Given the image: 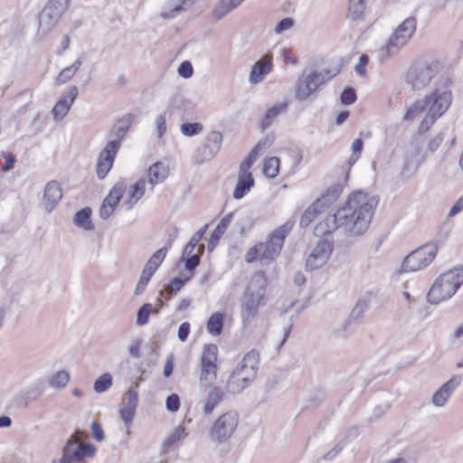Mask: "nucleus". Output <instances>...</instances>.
Masks as SVG:
<instances>
[{"mask_svg": "<svg viewBox=\"0 0 463 463\" xmlns=\"http://www.w3.org/2000/svg\"><path fill=\"white\" fill-rule=\"evenodd\" d=\"M379 200L376 196L368 197L367 194L358 191L354 193L346 203L335 213V220L351 236L364 234L372 221Z\"/></svg>", "mask_w": 463, "mask_h": 463, "instance_id": "nucleus-1", "label": "nucleus"}, {"mask_svg": "<svg viewBox=\"0 0 463 463\" xmlns=\"http://www.w3.org/2000/svg\"><path fill=\"white\" fill-rule=\"evenodd\" d=\"M268 301L267 285L263 277L252 279L240 299V316L244 326L250 325L259 315L260 307Z\"/></svg>", "mask_w": 463, "mask_h": 463, "instance_id": "nucleus-2", "label": "nucleus"}, {"mask_svg": "<svg viewBox=\"0 0 463 463\" xmlns=\"http://www.w3.org/2000/svg\"><path fill=\"white\" fill-rule=\"evenodd\" d=\"M449 232L437 237L409 253L402 261V272H414L428 267L437 256L439 248L449 237Z\"/></svg>", "mask_w": 463, "mask_h": 463, "instance_id": "nucleus-3", "label": "nucleus"}, {"mask_svg": "<svg viewBox=\"0 0 463 463\" xmlns=\"http://www.w3.org/2000/svg\"><path fill=\"white\" fill-rule=\"evenodd\" d=\"M463 284V266L459 265L439 275L428 292L427 298L431 304L451 298Z\"/></svg>", "mask_w": 463, "mask_h": 463, "instance_id": "nucleus-4", "label": "nucleus"}, {"mask_svg": "<svg viewBox=\"0 0 463 463\" xmlns=\"http://www.w3.org/2000/svg\"><path fill=\"white\" fill-rule=\"evenodd\" d=\"M451 85L452 80L448 76L444 77L439 80L430 95L427 96L430 100L428 112L432 118H440L450 107L452 102Z\"/></svg>", "mask_w": 463, "mask_h": 463, "instance_id": "nucleus-5", "label": "nucleus"}, {"mask_svg": "<svg viewBox=\"0 0 463 463\" xmlns=\"http://www.w3.org/2000/svg\"><path fill=\"white\" fill-rule=\"evenodd\" d=\"M294 224L295 221H287L283 225L273 231L267 241L255 245V250L259 249L260 252V260H274L280 253L284 241L291 232Z\"/></svg>", "mask_w": 463, "mask_h": 463, "instance_id": "nucleus-6", "label": "nucleus"}, {"mask_svg": "<svg viewBox=\"0 0 463 463\" xmlns=\"http://www.w3.org/2000/svg\"><path fill=\"white\" fill-rule=\"evenodd\" d=\"M439 70L438 62L415 63L407 71L405 80L414 91L424 90L436 77Z\"/></svg>", "mask_w": 463, "mask_h": 463, "instance_id": "nucleus-7", "label": "nucleus"}, {"mask_svg": "<svg viewBox=\"0 0 463 463\" xmlns=\"http://www.w3.org/2000/svg\"><path fill=\"white\" fill-rule=\"evenodd\" d=\"M217 354L218 347L215 344L204 345L200 359V388L206 391L210 385H214L217 378Z\"/></svg>", "mask_w": 463, "mask_h": 463, "instance_id": "nucleus-8", "label": "nucleus"}, {"mask_svg": "<svg viewBox=\"0 0 463 463\" xmlns=\"http://www.w3.org/2000/svg\"><path fill=\"white\" fill-rule=\"evenodd\" d=\"M239 424V413L228 411L219 416L212 426L209 437L218 444L226 442L234 433Z\"/></svg>", "mask_w": 463, "mask_h": 463, "instance_id": "nucleus-9", "label": "nucleus"}, {"mask_svg": "<svg viewBox=\"0 0 463 463\" xmlns=\"http://www.w3.org/2000/svg\"><path fill=\"white\" fill-rule=\"evenodd\" d=\"M335 75V73L332 74L329 69H324L320 72L313 71L303 79H298L296 84V99L300 101L307 99L317 91L319 86L332 79Z\"/></svg>", "mask_w": 463, "mask_h": 463, "instance_id": "nucleus-10", "label": "nucleus"}, {"mask_svg": "<svg viewBox=\"0 0 463 463\" xmlns=\"http://www.w3.org/2000/svg\"><path fill=\"white\" fill-rule=\"evenodd\" d=\"M417 21L413 16L406 18L391 35L387 44L388 55H393L399 52L412 37L416 31Z\"/></svg>", "mask_w": 463, "mask_h": 463, "instance_id": "nucleus-11", "label": "nucleus"}, {"mask_svg": "<svg viewBox=\"0 0 463 463\" xmlns=\"http://www.w3.org/2000/svg\"><path fill=\"white\" fill-rule=\"evenodd\" d=\"M139 383L135 382L130 389L124 393L122 397L123 405L119 409V416L124 421L127 429H129L133 423L136 410L138 404V388Z\"/></svg>", "mask_w": 463, "mask_h": 463, "instance_id": "nucleus-12", "label": "nucleus"}, {"mask_svg": "<svg viewBox=\"0 0 463 463\" xmlns=\"http://www.w3.org/2000/svg\"><path fill=\"white\" fill-rule=\"evenodd\" d=\"M127 183L124 180L118 181L103 200L99 209V216L102 220L109 219L118 205L127 190Z\"/></svg>", "mask_w": 463, "mask_h": 463, "instance_id": "nucleus-13", "label": "nucleus"}, {"mask_svg": "<svg viewBox=\"0 0 463 463\" xmlns=\"http://www.w3.org/2000/svg\"><path fill=\"white\" fill-rule=\"evenodd\" d=\"M86 433L82 430H76L75 433L71 435L66 441L62 449V456L59 463H78L82 461L81 454L78 453V437L83 438Z\"/></svg>", "mask_w": 463, "mask_h": 463, "instance_id": "nucleus-14", "label": "nucleus"}, {"mask_svg": "<svg viewBox=\"0 0 463 463\" xmlns=\"http://www.w3.org/2000/svg\"><path fill=\"white\" fill-rule=\"evenodd\" d=\"M63 193L61 184L56 180L48 182L43 193V206L46 213H50L62 199Z\"/></svg>", "mask_w": 463, "mask_h": 463, "instance_id": "nucleus-15", "label": "nucleus"}, {"mask_svg": "<svg viewBox=\"0 0 463 463\" xmlns=\"http://www.w3.org/2000/svg\"><path fill=\"white\" fill-rule=\"evenodd\" d=\"M79 94L78 88L76 86H72L70 89V91L67 95L62 96L54 105L52 109L53 118L56 121L61 120L69 112L71 105L76 99Z\"/></svg>", "mask_w": 463, "mask_h": 463, "instance_id": "nucleus-16", "label": "nucleus"}, {"mask_svg": "<svg viewBox=\"0 0 463 463\" xmlns=\"http://www.w3.org/2000/svg\"><path fill=\"white\" fill-rule=\"evenodd\" d=\"M272 55L270 53H267L263 60H259L252 66L249 78L250 82L251 84L260 82L264 76L272 71Z\"/></svg>", "mask_w": 463, "mask_h": 463, "instance_id": "nucleus-17", "label": "nucleus"}, {"mask_svg": "<svg viewBox=\"0 0 463 463\" xmlns=\"http://www.w3.org/2000/svg\"><path fill=\"white\" fill-rule=\"evenodd\" d=\"M205 392H207V394L202 411L204 415H209L222 402L224 391L216 385H210Z\"/></svg>", "mask_w": 463, "mask_h": 463, "instance_id": "nucleus-18", "label": "nucleus"}, {"mask_svg": "<svg viewBox=\"0 0 463 463\" xmlns=\"http://www.w3.org/2000/svg\"><path fill=\"white\" fill-rule=\"evenodd\" d=\"M44 388L41 386H33L18 393L14 400V405L20 409H26L33 402H36L43 393Z\"/></svg>", "mask_w": 463, "mask_h": 463, "instance_id": "nucleus-19", "label": "nucleus"}, {"mask_svg": "<svg viewBox=\"0 0 463 463\" xmlns=\"http://www.w3.org/2000/svg\"><path fill=\"white\" fill-rule=\"evenodd\" d=\"M255 181L251 173L239 172L238 181L233 191V198L240 200L243 198L254 186Z\"/></svg>", "mask_w": 463, "mask_h": 463, "instance_id": "nucleus-20", "label": "nucleus"}, {"mask_svg": "<svg viewBox=\"0 0 463 463\" xmlns=\"http://www.w3.org/2000/svg\"><path fill=\"white\" fill-rule=\"evenodd\" d=\"M249 386V378L242 377L233 369L226 382L225 390L229 393L238 394Z\"/></svg>", "mask_w": 463, "mask_h": 463, "instance_id": "nucleus-21", "label": "nucleus"}, {"mask_svg": "<svg viewBox=\"0 0 463 463\" xmlns=\"http://www.w3.org/2000/svg\"><path fill=\"white\" fill-rule=\"evenodd\" d=\"M232 216L233 213H230L225 215L223 218H222L218 225L213 231L207 245V250L209 252L213 251L216 248L221 237L224 234L229 223L231 222Z\"/></svg>", "mask_w": 463, "mask_h": 463, "instance_id": "nucleus-22", "label": "nucleus"}, {"mask_svg": "<svg viewBox=\"0 0 463 463\" xmlns=\"http://www.w3.org/2000/svg\"><path fill=\"white\" fill-rule=\"evenodd\" d=\"M134 119L135 116L133 114L127 113L121 118L118 119L109 135L115 136V140H119V144L121 145V141L123 140L126 133L128 131Z\"/></svg>", "mask_w": 463, "mask_h": 463, "instance_id": "nucleus-23", "label": "nucleus"}, {"mask_svg": "<svg viewBox=\"0 0 463 463\" xmlns=\"http://www.w3.org/2000/svg\"><path fill=\"white\" fill-rule=\"evenodd\" d=\"M244 0H220L212 10V15L221 20L232 11L236 9Z\"/></svg>", "mask_w": 463, "mask_h": 463, "instance_id": "nucleus-24", "label": "nucleus"}, {"mask_svg": "<svg viewBox=\"0 0 463 463\" xmlns=\"http://www.w3.org/2000/svg\"><path fill=\"white\" fill-rule=\"evenodd\" d=\"M195 248L184 247L180 261L184 262V269L192 275L195 274L196 268L200 265V255L194 253Z\"/></svg>", "mask_w": 463, "mask_h": 463, "instance_id": "nucleus-25", "label": "nucleus"}, {"mask_svg": "<svg viewBox=\"0 0 463 463\" xmlns=\"http://www.w3.org/2000/svg\"><path fill=\"white\" fill-rule=\"evenodd\" d=\"M60 19V17L50 12V10L47 11V8L44 7L39 14L38 33H47L57 24Z\"/></svg>", "mask_w": 463, "mask_h": 463, "instance_id": "nucleus-26", "label": "nucleus"}, {"mask_svg": "<svg viewBox=\"0 0 463 463\" xmlns=\"http://www.w3.org/2000/svg\"><path fill=\"white\" fill-rule=\"evenodd\" d=\"M169 174V168L162 162H156L148 168V182L156 184L163 182Z\"/></svg>", "mask_w": 463, "mask_h": 463, "instance_id": "nucleus-27", "label": "nucleus"}, {"mask_svg": "<svg viewBox=\"0 0 463 463\" xmlns=\"http://www.w3.org/2000/svg\"><path fill=\"white\" fill-rule=\"evenodd\" d=\"M343 187L340 184H335L329 186L326 191L316 200L319 203V205L326 210L342 194Z\"/></svg>", "mask_w": 463, "mask_h": 463, "instance_id": "nucleus-28", "label": "nucleus"}, {"mask_svg": "<svg viewBox=\"0 0 463 463\" xmlns=\"http://www.w3.org/2000/svg\"><path fill=\"white\" fill-rule=\"evenodd\" d=\"M172 242H169L168 246L162 247L157 250L147 260L144 267V270L147 271L150 274H155L157 269L160 267L161 263L165 260L168 248L171 247Z\"/></svg>", "mask_w": 463, "mask_h": 463, "instance_id": "nucleus-29", "label": "nucleus"}, {"mask_svg": "<svg viewBox=\"0 0 463 463\" xmlns=\"http://www.w3.org/2000/svg\"><path fill=\"white\" fill-rule=\"evenodd\" d=\"M91 213L92 212L90 207H85L76 212L73 218L74 224L85 231L93 230L94 226L91 222Z\"/></svg>", "mask_w": 463, "mask_h": 463, "instance_id": "nucleus-30", "label": "nucleus"}, {"mask_svg": "<svg viewBox=\"0 0 463 463\" xmlns=\"http://www.w3.org/2000/svg\"><path fill=\"white\" fill-rule=\"evenodd\" d=\"M367 308H368L367 301H365L364 299L358 300L356 302L355 306L353 307L348 319L345 322V324L343 326V331L346 332L348 330L350 325L353 322H356L357 320H359L363 317L364 313L367 310Z\"/></svg>", "mask_w": 463, "mask_h": 463, "instance_id": "nucleus-31", "label": "nucleus"}, {"mask_svg": "<svg viewBox=\"0 0 463 463\" xmlns=\"http://www.w3.org/2000/svg\"><path fill=\"white\" fill-rule=\"evenodd\" d=\"M325 210L323 207L319 205L318 202H314L311 205H309L304 213L301 215L299 225L301 228H307L313 220Z\"/></svg>", "mask_w": 463, "mask_h": 463, "instance_id": "nucleus-32", "label": "nucleus"}, {"mask_svg": "<svg viewBox=\"0 0 463 463\" xmlns=\"http://www.w3.org/2000/svg\"><path fill=\"white\" fill-rule=\"evenodd\" d=\"M206 329L213 335H220L223 329V314L221 312L212 314L207 321Z\"/></svg>", "mask_w": 463, "mask_h": 463, "instance_id": "nucleus-33", "label": "nucleus"}, {"mask_svg": "<svg viewBox=\"0 0 463 463\" xmlns=\"http://www.w3.org/2000/svg\"><path fill=\"white\" fill-rule=\"evenodd\" d=\"M430 105V100L427 99V96L424 99H417L413 104H411L406 110L403 115V120H411L417 115L421 114L425 111L426 108Z\"/></svg>", "mask_w": 463, "mask_h": 463, "instance_id": "nucleus-34", "label": "nucleus"}, {"mask_svg": "<svg viewBox=\"0 0 463 463\" xmlns=\"http://www.w3.org/2000/svg\"><path fill=\"white\" fill-rule=\"evenodd\" d=\"M287 108L288 103L282 102L275 104L273 107L268 109L265 117L261 122L262 128L264 129L269 128L271 125L272 121L276 118V117L280 112H285L287 110Z\"/></svg>", "mask_w": 463, "mask_h": 463, "instance_id": "nucleus-35", "label": "nucleus"}, {"mask_svg": "<svg viewBox=\"0 0 463 463\" xmlns=\"http://www.w3.org/2000/svg\"><path fill=\"white\" fill-rule=\"evenodd\" d=\"M364 10V0H349L347 17L354 21L362 19Z\"/></svg>", "mask_w": 463, "mask_h": 463, "instance_id": "nucleus-36", "label": "nucleus"}, {"mask_svg": "<svg viewBox=\"0 0 463 463\" xmlns=\"http://www.w3.org/2000/svg\"><path fill=\"white\" fill-rule=\"evenodd\" d=\"M240 364L257 373L260 365V353L255 349L250 350L245 354Z\"/></svg>", "mask_w": 463, "mask_h": 463, "instance_id": "nucleus-37", "label": "nucleus"}, {"mask_svg": "<svg viewBox=\"0 0 463 463\" xmlns=\"http://www.w3.org/2000/svg\"><path fill=\"white\" fill-rule=\"evenodd\" d=\"M119 140H111L108 142L105 147L101 150L99 158L104 159L105 161L114 162L115 156L120 148Z\"/></svg>", "mask_w": 463, "mask_h": 463, "instance_id": "nucleus-38", "label": "nucleus"}, {"mask_svg": "<svg viewBox=\"0 0 463 463\" xmlns=\"http://www.w3.org/2000/svg\"><path fill=\"white\" fill-rule=\"evenodd\" d=\"M279 158L272 156L267 159L263 165V173L269 178H275L279 173Z\"/></svg>", "mask_w": 463, "mask_h": 463, "instance_id": "nucleus-39", "label": "nucleus"}, {"mask_svg": "<svg viewBox=\"0 0 463 463\" xmlns=\"http://www.w3.org/2000/svg\"><path fill=\"white\" fill-rule=\"evenodd\" d=\"M332 250L333 243L326 240H321L317 242V244L316 245L312 251H314L318 257H320V260L327 261Z\"/></svg>", "mask_w": 463, "mask_h": 463, "instance_id": "nucleus-40", "label": "nucleus"}, {"mask_svg": "<svg viewBox=\"0 0 463 463\" xmlns=\"http://www.w3.org/2000/svg\"><path fill=\"white\" fill-rule=\"evenodd\" d=\"M193 277L194 275H192V273H188V275L185 276L184 271H181L180 276L172 279L167 285L168 289L171 291L170 295L178 292Z\"/></svg>", "mask_w": 463, "mask_h": 463, "instance_id": "nucleus-41", "label": "nucleus"}, {"mask_svg": "<svg viewBox=\"0 0 463 463\" xmlns=\"http://www.w3.org/2000/svg\"><path fill=\"white\" fill-rule=\"evenodd\" d=\"M217 155L216 152L212 150L205 144L199 146L194 155V160L196 164H202L205 161L213 159Z\"/></svg>", "mask_w": 463, "mask_h": 463, "instance_id": "nucleus-42", "label": "nucleus"}, {"mask_svg": "<svg viewBox=\"0 0 463 463\" xmlns=\"http://www.w3.org/2000/svg\"><path fill=\"white\" fill-rule=\"evenodd\" d=\"M69 4L70 0H49L44 7L61 18L68 9Z\"/></svg>", "mask_w": 463, "mask_h": 463, "instance_id": "nucleus-43", "label": "nucleus"}, {"mask_svg": "<svg viewBox=\"0 0 463 463\" xmlns=\"http://www.w3.org/2000/svg\"><path fill=\"white\" fill-rule=\"evenodd\" d=\"M70 380L68 372L61 370L57 372L52 378L48 379L49 385L51 387L62 389L64 388Z\"/></svg>", "mask_w": 463, "mask_h": 463, "instance_id": "nucleus-44", "label": "nucleus"}, {"mask_svg": "<svg viewBox=\"0 0 463 463\" xmlns=\"http://www.w3.org/2000/svg\"><path fill=\"white\" fill-rule=\"evenodd\" d=\"M204 144L218 154L222 144V134L215 130L211 131L206 136Z\"/></svg>", "mask_w": 463, "mask_h": 463, "instance_id": "nucleus-45", "label": "nucleus"}, {"mask_svg": "<svg viewBox=\"0 0 463 463\" xmlns=\"http://www.w3.org/2000/svg\"><path fill=\"white\" fill-rule=\"evenodd\" d=\"M153 312V306L151 303H145L142 305L137 313V325L139 326H145L149 321V316Z\"/></svg>", "mask_w": 463, "mask_h": 463, "instance_id": "nucleus-46", "label": "nucleus"}, {"mask_svg": "<svg viewBox=\"0 0 463 463\" xmlns=\"http://www.w3.org/2000/svg\"><path fill=\"white\" fill-rule=\"evenodd\" d=\"M112 385V376L109 373L101 374L94 383V391L97 393H102Z\"/></svg>", "mask_w": 463, "mask_h": 463, "instance_id": "nucleus-47", "label": "nucleus"}, {"mask_svg": "<svg viewBox=\"0 0 463 463\" xmlns=\"http://www.w3.org/2000/svg\"><path fill=\"white\" fill-rule=\"evenodd\" d=\"M335 217V213L333 215L327 216L323 222L319 224L317 229L322 230L323 234H330L335 232L336 229L342 228L340 222L338 221L332 222L331 220Z\"/></svg>", "mask_w": 463, "mask_h": 463, "instance_id": "nucleus-48", "label": "nucleus"}, {"mask_svg": "<svg viewBox=\"0 0 463 463\" xmlns=\"http://www.w3.org/2000/svg\"><path fill=\"white\" fill-rule=\"evenodd\" d=\"M196 0H182L181 4L175 5L169 13H162L161 16L165 19L174 18L177 13L188 9Z\"/></svg>", "mask_w": 463, "mask_h": 463, "instance_id": "nucleus-49", "label": "nucleus"}, {"mask_svg": "<svg viewBox=\"0 0 463 463\" xmlns=\"http://www.w3.org/2000/svg\"><path fill=\"white\" fill-rule=\"evenodd\" d=\"M202 129L203 126L198 122H185L181 125V132L186 137H194L199 134Z\"/></svg>", "mask_w": 463, "mask_h": 463, "instance_id": "nucleus-50", "label": "nucleus"}, {"mask_svg": "<svg viewBox=\"0 0 463 463\" xmlns=\"http://www.w3.org/2000/svg\"><path fill=\"white\" fill-rule=\"evenodd\" d=\"M357 99L355 90L353 87H345L341 95L340 101L343 105H351L355 102Z\"/></svg>", "mask_w": 463, "mask_h": 463, "instance_id": "nucleus-51", "label": "nucleus"}, {"mask_svg": "<svg viewBox=\"0 0 463 463\" xmlns=\"http://www.w3.org/2000/svg\"><path fill=\"white\" fill-rule=\"evenodd\" d=\"M145 180L141 178L137 180L133 185H131L129 188L130 197L140 200L145 194Z\"/></svg>", "mask_w": 463, "mask_h": 463, "instance_id": "nucleus-52", "label": "nucleus"}, {"mask_svg": "<svg viewBox=\"0 0 463 463\" xmlns=\"http://www.w3.org/2000/svg\"><path fill=\"white\" fill-rule=\"evenodd\" d=\"M451 395L439 387L432 395V403L437 407H442L446 404Z\"/></svg>", "mask_w": 463, "mask_h": 463, "instance_id": "nucleus-53", "label": "nucleus"}, {"mask_svg": "<svg viewBox=\"0 0 463 463\" xmlns=\"http://www.w3.org/2000/svg\"><path fill=\"white\" fill-rule=\"evenodd\" d=\"M152 277L153 274H150L144 269L142 270L140 278L135 288V295H140L145 291Z\"/></svg>", "mask_w": 463, "mask_h": 463, "instance_id": "nucleus-54", "label": "nucleus"}, {"mask_svg": "<svg viewBox=\"0 0 463 463\" xmlns=\"http://www.w3.org/2000/svg\"><path fill=\"white\" fill-rule=\"evenodd\" d=\"M112 161H105L104 159L99 158L97 164V176L99 179L102 180L106 177L108 173L110 171L112 165Z\"/></svg>", "mask_w": 463, "mask_h": 463, "instance_id": "nucleus-55", "label": "nucleus"}, {"mask_svg": "<svg viewBox=\"0 0 463 463\" xmlns=\"http://www.w3.org/2000/svg\"><path fill=\"white\" fill-rule=\"evenodd\" d=\"M76 446L78 447V453L81 454V456H82V460L86 457L92 458L97 451L96 447L91 443H87V442L80 443L78 441V444Z\"/></svg>", "mask_w": 463, "mask_h": 463, "instance_id": "nucleus-56", "label": "nucleus"}, {"mask_svg": "<svg viewBox=\"0 0 463 463\" xmlns=\"http://www.w3.org/2000/svg\"><path fill=\"white\" fill-rule=\"evenodd\" d=\"M76 73L77 71L71 66L66 67L61 71H60V73L55 79V83L57 85L64 84L69 80H71Z\"/></svg>", "mask_w": 463, "mask_h": 463, "instance_id": "nucleus-57", "label": "nucleus"}, {"mask_svg": "<svg viewBox=\"0 0 463 463\" xmlns=\"http://www.w3.org/2000/svg\"><path fill=\"white\" fill-rule=\"evenodd\" d=\"M258 152L252 148L248 156L241 163L240 171L241 173H250L249 169L252 166L257 159Z\"/></svg>", "mask_w": 463, "mask_h": 463, "instance_id": "nucleus-58", "label": "nucleus"}, {"mask_svg": "<svg viewBox=\"0 0 463 463\" xmlns=\"http://www.w3.org/2000/svg\"><path fill=\"white\" fill-rule=\"evenodd\" d=\"M326 262V260H320V257L312 251L306 260V268L314 270L322 267Z\"/></svg>", "mask_w": 463, "mask_h": 463, "instance_id": "nucleus-59", "label": "nucleus"}, {"mask_svg": "<svg viewBox=\"0 0 463 463\" xmlns=\"http://www.w3.org/2000/svg\"><path fill=\"white\" fill-rule=\"evenodd\" d=\"M461 380V375L455 374L449 381L443 383L440 387L442 389H445V391L449 392V395H451L453 392L457 389V387L460 384Z\"/></svg>", "mask_w": 463, "mask_h": 463, "instance_id": "nucleus-60", "label": "nucleus"}, {"mask_svg": "<svg viewBox=\"0 0 463 463\" xmlns=\"http://www.w3.org/2000/svg\"><path fill=\"white\" fill-rule=\"evenodd\" d=\"M184 431L185 430L182 426L175 428V431L165 439V446L169 448L175 444L184 435Z\"/></svg>", "mask_w": 463, "mask_h": 463, "instance_id": "nucleus-61", "label": "nucleus"}, {"mask_svg": "<svg viewBox=\"0 0 463 463\" xmlns=\"http://www.w3.org/2000/svg\"><path fill=\"white\" fill-rule=\"evenodd\" d=\"M180 398L178 394L172 393L166 397L165 407L168 411L175 412L180 408Z\"/></svg>", "mask_w": 463, "mask_h": 463, "instance_id": "nucleus-62", "label": "nucleus"}, {"mask_svg": "<svg viewBox=\"0 0 463 463\" xmlns=\"http://www.w3.org/2000/svg\"><path fill=\"white\" fill-rule=\"evenodd\" d=\"M177 71H178V74L184 79L191 78L194 73V69H193L192 63L189 61H182L178 67Z\"/></svg>", "mask_w": 463, "mask_h": 463, "instance_id": "nucleus-63", "label": "nucleus"}, {"mask_svg": "<svg viewBox=\"0 0 463 463\" xmlns=\"http://www.w3.org/2000/svg\"><path fill=\"white\" fill-rule=\"evenodd\" d=\"M369 62V57L367 54L363 53L360 55L358 63L354 66V71L360 77H364L366 75L365 67Z\"/></svg>", "mask_w": 463, "mask_h": 463, "instance_id": "nucleus-64", "label": "nucleus"}]
</instances>
